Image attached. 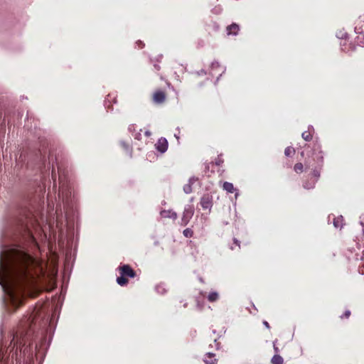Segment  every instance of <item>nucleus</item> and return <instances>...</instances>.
I'll use <instances>...</instances> for the list:
<instances>
[{
    "mask_svg": "<svg viewBox=\"0 0 364 364\" xmlns=\"http://www.w3.org/2000/svg\"><path fill=\"white\" fill-rule=\"evenodd\" d=\"M46 264L40 262L27 254L14 250L0 262V284L9 299H16L15 287L26 280L34 279L44 273Z\"/></svg>",
    "mask_w": 364,
    "mask_h": 364,
    "instance_id": "obj_1",
    "label": "nucleus"
},
{
    "mask_svg": "<svg viewBox=\"0 0 364 364\" xmlns=\"http://www.w3.org/2000/svg\"><path fill=\"white\" fill-rule=\"evenodd\" d=\"M166 98V92L162 90H157L153 95V100L156 104H161Z\"/></svg>",
    "mask_w": 364,
    "mask_h": 364,
    "instance_id": "obj_2",
    "label": "nucleus"
},
{
    "mask_svg": "<svg viewBox=\"0 0 364 364\" xmlns=\"http://www.w3.org/2000/svg\"><path fill=\"white\" fill-rule=\"evenodd\" d=\"M168 141L165 138H161L156 142L155 146L157 151L164 153L168 149Z\"/></svg>",
    "mask_w": 364,
    "mask_h": 364,
    "instance_id": "obj_3",
    "label": "nucleus"
},
{
    "mask_svg": "<svg viewBox=\"0 0 364 364\" xmlns=\"http://www.w3.org/2000/svg\"><path fill=\"white\" fill-rule=\"evenodd\" d=\"M193 215V210L191 208L185 209L182 218V221L184 225H186L188 223L189 220L192 218Z\"/></svg>",
    "mask_w": 364,
    "mask_h": 364,
    "instance_id": "obj_4",
    "label": "nucleus"
},
{
    "mask_svg": "<svg viewBox=\"0 0 364 364\" xmlns=\"http://www.w3.org/2000/svg\"><path fill=\"white\" fill-rule=\"evenodd\" d=\"M355 31L357 33H364V18L360 17L355 23Z\"/></svg>",
    "mask_w": 364,
    "mask_h": 364,
    "instance_id": "obj_5",
    "label": "nucleus"
},
{
    "mask_svg": "<svg viewBox=\"0 0 364 364\" xmlns=\"http://www.w3.org/2000/svg\"><path fill=\"white\" fill-rule=\"evenodd\" d=\"M121 274L122 276H128L129 277H134V272L133 269L129 265H124L120 267Z\"/></svg>",
    "mask_w": 364,
    "mask_h": 364,
    "instance_id": "obj_6",
    "label": "nucleus"
},
{
    "mask_svg": "<svg viewBox=\"0 0 364 364\" xmlns=\"http://www.w3.org/2000/svg\"><path fill=\"white\" fill-rule=\"evenodd\" d=\"M239 26L235 23L231 24L228 27V35H237L239 32Z\"/></svg>",
    "mask_w": 364,
    "mask_h": 364,
    "instance_id": "obj_7",
    "label": "nucleus"
},
{
    "mask_svg": "<svg viewBox=\"0 0 364 364\" xmlns=\"http://www.w3.org/2000/svg\"><path fill=\"white\" fill-rule=\"evenodd\" d=\"M357 47H364V36H358L356 38L355 44L353 46L352 49L355 50Z\"/></svg>",
    "mask_w": 364,
    "mask_h": 364,
    "instance_id": "obj_8",
    "label": "nucleus"
},
{
    "mask_svg": "<svg viewBox=\"0 0 364 364\" xmlns=\"http://www.w3.org/2000/svg\"><path fill=\"white\" fill-rule=\"evenodd\" d=\"M223 188L228 193H233L235 191L233 184L229 182H224Z\"/></svg>",
    "mask_w": 364,
    "mask_h": 364,
    "instance_id": "obj_9",
    "label": "nucleus"
},
{
    "mask_svg": "<svg viewBox=\"0 0 364 364\" xmlns=\"http://www.w3.org/2000/svg\"><path fill=\"white\" fill-rule=\"evenodd\" d=\"M201 205L203 208L208 209L211 207V201L208 197H203L200 201Z\"/></svg>",
    "mask_w": 364,
    "mask_h": 364,
    "instance_id": "obj_10",
    "label": "nucleus"
},
{
    "mask_svg": "<svg viewBox=\"0 0 364 364\" xmlns=\"http://www.w3.org/2000/svg\"><path fill=\"white\" fill-rule=\"evenodd\" d=\"M161 215L163 218H176V213H174L171 210H163L161 212Z\"/></svg>",
    "mask_w": 364,
    "mask_h": 364,
    "instance_id": "obj_11",
    "label": "nucleus"
},
{
    "mask_svg": "<svg viewBox=\"0 0 364 364\" xmlns=\"http://www.w3.org/2000/svg\"><path fill=\"white\" fill-rule=\"evenodd\" d=\"M196 181L195 178H191L188 184L183 186V191L186 193H190L192 191L191 184Z\"/></svg>",
    "mask_w": 364,
    "mask_h": 364,
    "instance_id": "obj_12",
    "label": "nucleus"
},
{
    "mask_svg": "<svg viewBox=\"0 0 364 364\" xmlns=\"http://www.w3.org/2000/svg\"><path fill=\"white\" fill-rule=\"evenodd\" d=\"M272 364H282L283 358L280 355H276L272 358Z\"/></svg>",
    "mask_w": 364,
    "mask_h": 364,
    "instance_id": "obj_13",
    "label": "nucleus"
},
{
    "mask_svg": "<svg viewBox=\"0 0 364 364\" xmlns=\"http://www.w3.org/2000/svg\"><path fill=\"white\" fill-rule=\"evenodd\" d=\"M333 225L336 228H341L343 225V217L341 216L339 218H337L334 219Z\"/></svg>",
    "mask_w": 364,
    "mask_h": 364,
    "instance_id": "obj_14",
    "label": "nucleus"
},
{
    "mask_svg": "<svg viewBox=\"0 0 364 364\" xmlns=\"http://www.w3.org/2000/svg\"><path fill=\"white\" fill-rule=\"evenodd\" d=\"M295 150L294 148L289 146L285 150V155L287 157H292Z\"/></svg>",
    "mask_w": 364,
    "mask_h": 364,
    "instance_id": "obj_15",
    "label": "nucleus"
},
{
    "mask_svg": "<svg viewBox=\"0 0 364 364\" xmlns=\"http://www.w3.org/2000/svg\"><path fill=\"white\" fill-rule=\"evenodd\" d=\"M124 277L125 276L121 274V277H118L117 279V283L121 286L126 284L127 282V279Z\"/></svg>",
    "mask_w": 364,
    "mask_h": 364,
    "instance_id": "obj_16",
    "label": "nucleus"
},
{
    "mask_svg": "<svg viewBox=\"0 0 364 364\" xmlns=\"http://www.w3.org/2000/svg\"><path fill=\"white\" fill-rule=\"evenodd\" d=\"M218 298V294L217 292H211L208 295V300L210 301H215Z\"/></svg>",
    "mask_w": 364,
    "mask_h": 364,
    "instance_id": "obj_17",
    "label": "nucleus"
},
{
    "mask_svg": "<svg viewBox=\"0 0 364 364\" xmlns=\"http://www.w3.org/2000/svg\"><path fill=\"white\" fill-rule=\"evenodd\" d=\"M302 137L306 141H309V140H311L312 139V134H311L310 131L304 132L302 133Z\"/></svg>",
    "mask_w": 364,
    "mask_h": 364,
    "instance_id": "obj_18",
    "label": "nucleus"
},
{
    "mask_svg": "<svg viewBox=\"0 0 364 364\" xmlns=\"http://www.w3.org/2000/svg\"><path fill=\"white\" fill-rule=\"evenodd\" d=\"M303 169V165L301 163H298L294 166V170L296 172L302 171Z\"/></svg>",
    "mask_w": 364,
    "mask_h": 364,
    "instance_id": "obj_19",
    "label": "nucleus"
},
{
    "mask_svg": "<svg viewBox=\"0 0 364 364\" xmlns=\"http://www.w3.org/2000/svg\"><path fill=\"white\" fill-rule=\"evenodd\" d=\"M212 356H213V354L211 353H208L206 355V357H205V359L204 360L205 363H207V364H213V361H208V358H211Z\"/></svg>",
    "mask_w": 364,
    "mask_h": 364,
    "instance_id": "obj_20",
    "label": "nucleus"
},
{
    "mask_svg": "<svg viewBox=\"0 0 364 364\" xmlns=\"http://www.w3.org/2000/svg\"><path fill=\"white\" fill-rule=\"evenodd\" d=\"M183 234L186 237H191L192 235V231L189 229H186L183 231Z\"/></svg>",
    "mask_w": 364,
    "mask_h": 364,
    "instance_id": "obj_21",
    "label": "nucleus"
},
{
    "mask_svg": "<svg viewBox=\"0 0 364 364\" xmlns=\"http://www.w3.org/2000/svg\"><path fill=\"white\" fill-rule=\"evenodd\" d=\"M219 67H220V65H218V63H213L212 64V70H215V68H219Z\"/></svg>",
    "mask_w": 364,
    "mask_h": 364,
    "instance_id": "obj_22",
    "label": "nucleus"
},
{
    "mask_svg": "<svg viewBox=\"0 0 364 364\" xmlns=\"http://www.w3.org/2000/svg\"><path fill=\"white\" fill-rule=\"evenodd\" d=\"M350 314V311H346L345 312V316H346V318L349 317Z\"/></svg>",
    "mask_w": 364,
    "mask_h": 364,
    "instance_id": "obj_23",
    "label": "nucleus"
},
{
    "mask_svg": "<svg viewBox=\"0 0 364 364\" xmlns=\"http://www.w3.org/2000/svg\"><path fill=\"white\" fill-rule=\"evenodd\" d=\"M264 325L267 327V328H269V323L267 322V321H264Z\"/></svg>",
    "mask_w": 364,
    "mask_h": 364,
    "instance_id": "obj_24",
    "label": "nucleus"
},
{
    "mask_svg": "<svg viewBox=\"0 0 364 364\" xmlns=\"http://www.w3.org/2000/svg\"><path fill=\"white\" fill-rule=\"evenodd\" d=\"M145 134H146L147 136H150V135H151V133H150V132H149V131H146V132H145Z\"/></svg>",
    "mask_w": 364,
    "mask_h": 364,
    "instance_id": "obj_25",
    "label": "nucleus"
},
{
    "mask_svg": "<svg viewBox=\"0 0 364 364\" xmlns=\"http://www.w3.org/2000/svg\"><path fill=\"white\" fill-rule=\"evenodd\" d=\"M139 136H140V134H139V133L136 134V139H140Z\"/></svg>",
    "mask_w": 364,
    "mask_h": 364,
    "instance_id": "obj_26",
    "label": "nucleus"
},
{
    "mask_svg": "<svg viewBox=\"0 0 364 364\" xmlns=\"http://www.w3.org/2000/svg\"><path fill=\"white\" fill-rule=\"evenodd\" d=\"M305 188H310L311 187L307 186H305Z\"/></svg>",
    "mask_w": 364,
    "mask_h": 364,
    "instance_id": "obj_27",
    "label": "nucleus"
},
{
    "mask_svg": "<svg viewBox=\"0 0 364 364\" xmlns=\"http://www.w3.org/2000/svg\"><path fill=\"white\" fill-rule=\"evenodd\" d=\"M237 196H238V193H235V197L237 198Z\"/></svg>",
    "mask_w": 364,
    "mask_h": 364,
    "instance_id": "obj_28",
    "label": "nucleus"
}]
</instances>
